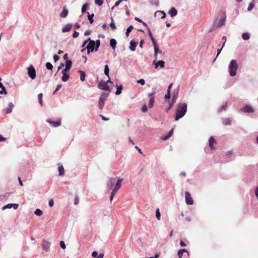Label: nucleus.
<instances>
[{"instance_id":"obj_1","label":"nucleus","mask_w":258,"mask_h":258,"mask_svg":"<svg viewBox=\"0 0 258 258\" xmlns=\"http://www.w3.org/2000/svg\"><path fill=\"white\" fill-rule=\"evenodd\" d=\"M122 179H117L116 177L111 178L107 183V187L108 189H112L110 194V201L111 202L115 193L121 186Z\"/></svg>"},{"instance_id":"obj_2","label":"nucleus","mask_w":258,"mask_h":258,"mask_svg":"<svg viewBox=\"0 0 258 258\" xmlns=\"http://www.w3.org/2000/svg\"><path fill=\"white\" fill-rule=\"evenodd\" d=\"M187 104L185 103H180L178 104V107L175 113V120H178L182 118L186 112Z\"/></svg>"},{"instance_id":"obj_3","label":"nucleus","mask_w":258,"mask_h":258,"mask_svg":"<svg viewBox=\"0 0 258 258\" xmlns=\"http://www.w3.org/2000/svg\"><path fill=\"white\" fill-rule=\"evenodd\" d=\"M238 64L236 59H232L228 66V72L231 77H233L236 75Z\"/></svg>"},{"instance_id":"obj_4","label":"nucleus","mask_w":258,"mask_h":258,"mask_svg":"<svg viewBox=\"0 0 258 258\" xmlns=\"http://www.w3.org/2000/svg\"><path fill=\"white\" fill-rule=\"evenodd\" d=\"M108 96V94L105 92H102L101 94L98 102V107L99 109H102L103 108L105 101L106 100Z\"/></svg>"},{"instance_id":"obj_5","label":"nucleus","mask_w":258,"mask_h":258,"mask_svg":"<svg viewBox=\"0 0 258 258\" xmlns=\"http://www.w3.org/2000/svg\"><path fill=\"white\" fill-rule=\"evenodd\" d=\"M95 42L94 40H90L86 47L83 49L81 51H83L86 48L87 49V53L89 54L90 52H93L95 50Z\"/></svg>"},{"instance_id":"obj_6","label":"nucleus","mask_w":258,"mask_h":258,"mask_svg":"<svg viewBox=\"0 0 258 258\" xmlns=\"http://www.w3.org/2000/svg\"><path fill=\"white\" fill-rule=\"evenodd\" d=\"M42 249L45 252H48L50 250L51 243L46 239H43L42 241Z\"/></svg>"},{"instance_id":"obj_7","label":"nucleus","mask_w":258,"mask_h":258,"mask_svg":"<svg viewBox=\"0 0 258 258\" xmlns=\"http://www.w3.org/2000/svg\"><path fill=\"white\" fill-rule=\"evenodd\" d=\"M28 74L30 78L34 79L36 78V71L32 65H30L28 68Z\"/></svg>"},{"instance_id":"obj_8","label":"nucleus","mask_w":258,"mask_h":258,"mask_svg":"<svg viewBox=\"0 0 258 258\" xmlns=\"http://www.w3.org/2000/svg\"><path fill=\"white\" fill-rule=\"evenodd\" d=\"M241 111L246 113H253L254 112V109L250 105H245L240 109Z\"/></svg>"},{"instance_id":"obj_9","label":"nucleus","mask_w":258,"mask_h":258,"mask_svg":"<svg viewBox=\"0 0 258 258\" xmlns=\"http://www.w3.org/2000/svg\"><path fill=\"white\" fill-rule=\"evenodd\" d=\"M98 88L102 90L108 91L109 90V87L107 85V82L100 81L98 85Z\"/></svg>"},{"instance_id":"obj_10","label":"nucleus","mask_w":258,"mask_h":258,"mask_svg":"<svg viewBox=\"0 0 258 258\" xmlns=\"http://www.w3.org/2000/svg\"><path fill=\"white\" fill-rule=\"evenodd\" d=\"M46 121L52 127H56L61 125V119H58L57 121H52L50 119H47Z\"/></svg>"},{"instance_id":"obj_11","label":"nucleus","mask_w":258,"mask_h":258,"mask_svg":"<svg viewBox=\"0 0 258 258\" xmlns=\"http://www.w3.org/2000/svg\"><path fill=\"white\" fill-rule=\"evenodd\" d=\"M185 203L188 205H191L193 204V200L190 196V194L188 191L185 192Z\"/></svg>"},{"instance_id":"obj_12","label":"nucleus","mask_w":258,"mask_h":258,"mask_svg":"<svg viewBox=\"0 0 258 258\" xmlns=\"http://www.w3.org/2000/svg\"><path fill=\"white\" fill-rule=\"evenodd\" d=\"M18 206L19 205L18 204H8L3 207L2 209V210H5L6 209H11L13 208L15 210H16L18 208Z\"/></svg>"},{"instance_id":"obj_13","label":"nucleus","mask_w":258,"mask_h":258,"mask_svg":"<svg viewBox=\"0 0 258 258\" xmlns=\"http://www.w3.org/2000/svg\"><path fill=\"white\" fill-rule=\"evenodd\" d=\"M156 59L153 61V64L155 66V68L157 69L158 67H160L162 68H164L165 67V62L163 60H159L157 62H156Z\"/></svg>"},{"instance_id":"obj_14","label":"nucleus","mask_w":258,"mask_h":258,"mask_svg":"<svg viewBox=\"0 0 258 258\" xmlns=\"http://www.w3.org/2000/svg\"><path fill=\"white\" fill-rule=\"evenodd\" d=\"M226 21V16L224 14L218 21V22L216 24V26L217 27H220L225 24Z\"/></svg>"},{"instance_id":"obj_15","label":"nucleus","mask_w":258,"mask_h":258,"mask_svg":"<svg viewBox=\"0 0 258 258\" xmlns=\"http://www.w3.org/2000/svg\"><path fill=\"white\" fill-rule=\"evenodd\" d=\"M153 47H154V57L155 59H157V55H158V53L161 54L162 53V51L159 49V47H158V44L155 45L154 46H153Z\"/></svg>"},{"instance_id":"obj_16","label":"nucleus","mask_w":258,"mask_h":258,"mask_svg":"<svg viewBox=\"0 0 258 258\" xmlns=\"http://www.w3.org/2000/svg\"><path fill=\"white\" fill-rule=\"evenodd\" d=\"M148 33L149 36L150 38V39L153 43V46H154L155 45L158 44L157 42L156 41V40L154 39V38L153 36V35L152 34V32L151 31V30L149 28H148Z\"/></svg>"},{"instance_id":"obj_17","label":"nucleus","mask_w":258,"mask_h":258,"mask_svg":"<svg viewBox=\"0 0 258 258\" xmlns=\"http://www.w3.org/2000/svg\"><path fill=\"white\" fill-rule=\"evenodd\" d=\"M148 33L149 36L150 38V39L153 43V46H154L155 45L158 44L157 42L156 41V40L154 39V38L153 36V35L152 34V32L151 31V30L149 28H148Z\"/></svg>"},{"instance_id":"obj_18","label":"nucleus","mask_w":258,"mask_h":258,"mask_svg":"<svg viewBox=\"0 0 258 258\" xmlns=\"http://www.w3.org/2000/svg\"><path fill=\"white\" fill-rule=\"evenodd\" d=\"M215 143V140L214 139V137L212 136L211 137L209 140V145L211 150L214 149L213 145Z\"/></svg>"},{"instance_id":"obj_19","label":"nucleus","mask_w":258,"mask_h":258,"mask_svg":"<svg viewBox=\"0 0 258 258\" xmlns=\"http://www.w3.org/2000/svg\"><path fill=\"white\" fill-rule=\"evenodd\" d=\"M137 44V43L136 42H135L134 40H132L130 42V45L129 47L130 49L132 51H134L136 50Z\"/></svg>"},{"instance_id":"obj_20","label":"nucleus","mask_w":258,"mask_h":258,"mask_svg":"<svg viewBox=\"0 0 258 258\" xmlns=\"http://www.w3.org/2000/svg\"><path fill=\"white\" fill-rule=\"evenodd\" d=\"M169 15H170V16L171 17H173L177 15V11L176 9L175 8L172 7L169 10Z\"/></svg>"},{"instance_id":"obj_21","label":"nucleus","mask_w":258,"mask_h":258,"mask_svg":"<svg viewBox=\"0 0 258 258\" xmlns=\"http://www.w3.org/2000/svg\"><path fill=\"white\" fill-rule=\"evenodd\" d=\"M157 15H158L161 19H163L166 17V13L163 11H157L155 13V16L156 17Z\"/></svg>"},{"instance_id":"obj_22","label":"nucleus","mask_w":258,"mask_h":258,"mask_svg":"<svg viewBox=\"0 0 258 258\" xmlns=\"http://www.w3.org/2000/svg\"><path fill=\"white\" fill-rule=\"evenodd\" d=\"M184 252L188 254V251L185 249H181L178 250L177 254L179 258H182V254Z\"/></svg>"},{"instance_id":"obj_23","label":"nucleus","mask_w":258,"mask_h":258,"mask_svg":"<svg viewBox=\"0 0 258 258\" xmlns=\"http://www.w3.org/2000/svg\"><path fill=\"white\" fill-rule=\"evenodd\" d=\"M116 45V41L113 38L111 39L110 40V45L113 49H115Z\"/></svg>"},{"instance_id":"obj_24","label":"nucleus","mask_w":258,"mask_h":258,"mask_svg":"<svg viewBox=\"0 0 258 258\" xmlns=\"http://www.w3.org/2000/svg\"><path fill=\"white\" fill-rule=\"evenodd\" d=\"M13 107H14L13 104L12 103H10L9 104V108H7L6 110V113L7 114L10 113L12 112Z\"/></svg>"},{"instance_id":"obj_25","label":"nucleus","mask_w":258,"mask_h":258,"mask_svg":"<svg viewBox=\"0 0 258 258\" xmlns=\"http://www.w3.org/2000/svg\"><path fill=\"white\" fill-rule=\"evenodd\" d=\"M72 65L71 61L68 60L66 61V72L70 69Z\"/></svg>"},{"instance_id":"obj_26","label":"nucleus","mask_w":258,"mask_h":258,"mask_svg":"<svg viewBox=\"0 0 258 258\" xmlns=\"http://www.w3.org/2000/svg\"><path fill=\"white\" fill-rule=\"evenodd\" d=\"M154 102H155L154 97H151L150 98V100L149 101V104H148V106L149 108H151L153 107Z\"/></svg>"},{"instance_id":"obj_27","label":"nucleus","mask_w":258,"mask_h":258,"mask_svg":"<svg viewBox=\"0 0 258 258\" xmlns=\"http://www.w3.org/2000/svg\"><path fill=\"white\" fill-rule=\"evenodd\" d=\"M79 73H80V80L83 82L85 79V73L82 71H79Z\"/></svg>"},{"instance_id":"obj_28","label":"nucleus","mask_w":258,"mask_h":258,"mask_svg":"<svg viewBox=\"0 0 258 258\" xmlns=\"http://www.w3.org/2000/svg\"><path fill=\"white\" fill-rule=\"evenodd\" d=\"M122 89V86L121 85H120L119 86H117L115 94L116 95L120 94L121 93Z\"/></svg>"},{"instance_id":"obj_29","label":"nucleus","mask_w":258,"mask_h":258,"mask_svg":"<svg viewBox=\"0 0 258 258\" xmlns=\"http://www.w3.org/2000/svg\"><path fill=\"white\" fill-rule=\"evenodd\" d=\"M134 27L133 25H130L126 29L125 35L126 37H128L130 32L133 30Z\"/></svg>"},{"instance_id":"obj_30","label":"nucleus","mask_w":258,"mask_h":258,"mask_svg":"<svg viewBox=\"0 0 258 258\" xmlns=\"http://www.w3.org/2000/svg\"><path fill=\"white\" fill-rule=\"evenodd\" d=\"M242 37L243 40H247L249 39L250 36L248 33H244L242 35Z\"/></svg>"},{"instance_id":"obj_31","label":"nucleus","mask_w":258,"mask_h":258,"mask_svg":"<svg viewBox=\"0 0 258 258\" xmlns=\"http://www.w3.org/2000/svg\"><path fill=\"white\" fill-rule=\"evenodd\" d=\"M42 96H43V95H42V93H40L38 95L39 103L41 106L43 105Z\"/></svg>"},{"instance_id":"obj_32","label":"nucleus","mask_w":258,"mask_h":258,"mask_svg":"<svg viewBox=\"0 0 258 258\" xmlns=\"http://www.w3.org/2000/svg\"><path fill=\"white\" fill-rule=\"evenodd\" d=\"M254 5H255V3L253 1L252 2H251V3H250L249 4V6L248 7L247 10L248 11H250L251 10H252L254 6Z\"/></svg>"},{"instance_id":"obj_33","label":"nucleus","mask_w":258,"mask_h":258,"mask_svg":"<svg viewBox=\"0 0 258 258\" xmlns=\"http://www.w3.org/2000/svg\"><path fill=\"white\" fill-rule=\"evenodd\" d=\"M109 69L108 66V65L106 64L104 67V74L108 77H109Z\"/></svg>"},{"instance_id":"obj_34","label":"nucleus","mask_w":258,"mask_h":258,"mask_svg":"<svg viewBox=\"0 0 258 258\" xmlns=\"http://www.w3.org/2000/svg\"><path fill=\"white\" fill-rule=\"evenodd\" d=\"M227 106V103H225V104L223 105L220 108H219L218 111V112H221L223 110H225Z\"/></svg>"},{"instance_id":"obj_35","label":"nucleus","mask_w":258,"mask_h":258,"mask_svg":"<svg viewBox=\"0 0 258 258\" xmlns=\"http://www.w3.org/2000/svg\"><path fill=\"white\" fill-rule=\"evenodd\" d=\"M34 214L37 215V216H40L42 215L43 214V212L42 211L39 209H37L35 212H34Z\"/></svg>"},{"instance_id":"obj_36","label":"nucleus","mask_w":258,"mask_h":258,"mask_svg":"<svg viewBox=\"0 0 258 258\" xmlns=\"http://www.w3.org/2000/svg\"><path fill=\"white\" fill-rule=\"evenodd\" d=\"M231 121L230 118H226L223 120V123L225 125H230L231 124Z\"/></svg>"},{"instance_id":"obj_37","label":"nucleus","mask_w":258,"mask_h":258,"mask_svg":"<svg viewBox=\"0 0 258 258\" xmlns=\"http://www.w3.org/2000/svg\"><path fill=\"white\" fill-rule=\"evenodd\" d=\"M59 175H62L64 173V168L62 165L58 167Z\"/></svg>"},{"instance_id":"obj_38","label":"nucleus","mask_w":258,"mask_h":258,"mask_svg":"<svg viewBox=\"0 0 258 258\" xmlns=\"http://www.w3.org/2000/svg\"><path fill=\"white\" fill-rule=\"evenodd\" d=\"M177 96H178V90H177L176 91H174L173 96V98H172V101L173 102H174L175 101L176 99L177 98Z\"/></svg>"},{"instance_id":"obj_39","label":"nucleus","mask_w":258,"mask_h":258,"mask_svg":"<svg viewBox=\"0 0 258 258\" xmlns=\"http://www.w3.org/2000/svg\"><path fill=\"white\" fill-rule=\"evenodd\" d=\"M88 20L89 21V22L91 24H92V23H93V22L94 21L93 19L94 14H92L91 15H89V13H88Z\"/></svg>"},{"instance_id":"obj_40","label":"nucleus","mask_w":258,"mask_h":258,"mask_svg":"<svg viewBox=\"0 0 258 258\" xmlns=\"http://www.w3.org/2000/svg\"><path fill=\"white\" fill-rule=\"evenodd\" d=\"M110 26L112 30H115L116 28L112 18H111V22L110 24Z\"/></svg>"},{"instance_id":"obj_41","label":"nucleus","mask_w":258,"mask_h":258,"mask_svg":"<svg viewBox=\"0 0 258 258\" xmlns=\"http://www.w3.org/2000/svg\"><path fill=\"white\" fill-rule=\"evenodd\" d=\"M45 66L47 69L49 70H51L53 68L52 64L49 62L46 63Z\"/></svg>"},{"instance_id":"obj_42","label":"nucleus","mask_w":258,"mask_h":258,"mask_svg":"<svg viewBox=\"0 0 258 258\" xmlns=\"http://www.w3.org/2000/svg\"><path fill=\"white\" fill-rule=\"evenodd\" d=\"M1 88H2V90H0V94H7V92L6 90L5 87L4 86V85H3V86Z\"/></svg>"},{"instance_id":"obj_43","label":"nucleus","mask_w":258,"mask_h":258,"mask_svg":"<svg viewBox=\"0 0 258 258\" xmlns=\"http://www.w3.org/2000/svg\"><path fill=\"white\" fill-rule=\"evenodd\" d=\"M103 0H95V4L98 6H101L103 4Z\"/></svg>"},{"instance_id":"obj_44","label":"nucleus","mask_w":258,"mask_h":258,"mask_svg":"<svg viewBox=\"0 0 258 258\" xmlns=\"http://www.w3.org/2000/svg\"><path fill=\"white\" fill-rule=\"evenodd\" d=\"M160 211H159V209H157L156 210V218H157V219L158 220H159L160 219Z\"/></svg>"},{"instance_id":"obj_45","label":"nucleus","mask_w":258,"mask_h":258,"mask_svg":"<svg viewBox=\"0 0 258 258\" xmlns=\"http://www.w3.org/2000/svg\"><path fill=\"white\" fill-rule=\"evenodd\" d=\"M72 28V25L71 24H68L66 25V32L69 31Z\"/></svg>"},{"instance_id":"obj_46","label":"nucleus","mask_w":258,"mask_h":258,"mask_svg":"<svg viewBox=\"0 0 258 258\" xmlns=\"http://www.w3.org/2000/svg\"><path fill=\"white\" fill-rule=\"evenodd\" d=\"M88 7V4H85L83 5L82 8V13H84L86 10L87 8Z\"/></svg>"},{"instance_id":"obj_47","label":"nucleus","mask_w":258,"mask_h":258,"mask_svg":"<svg viewBox=\"0 0 258 258\" xmlns=\"http://www.w3.org/2000/svg\"><path fill=\"white\" fill-rule=\"evenodd\" d=\"M100 41L99 40H96V41L95 42V46H96V49H95V51H97L98 48L100 46Z\"/></svg>"},{"instance_id":"obj_48","label":"nucleus","mask_w":258,"mask_h":258,"mask_svg":"<svg viewBox=\"0 0 258 258\" xmlns=\"http://www.w3.org/2000/svg\"><path fill=\"white\" fill-rule=\"evenodd\" d=\"M156 94V90L154 89H153V91L151 93H150L148 94V96L150 98L151 97H154V95Z\"/></svg>"},{"instance_id":"obj_49","label":"nucleus","mask_w":258,"mask_h":258,"mask_svg":"<svg viewBox=\"0 0 258 258\" xmlns=\"http://www.w3.org/2000/svg\"><path fill=\"white\" fill-rule=\"evenodd\" d=\"M151 4L153 5L158 6L159 5V0H151Z\"/></svg>"},{"instance_id":"obj_50","label":"nucleus","mask_w":258,"mask_h":258,"mask_svg":"<svg viewBox=\"0 0 258 258\" xmlns=\"http://www.w3.org/2000/svg\"><path fill=\"white\" fill-rule=\"evenodd\" d=\"M137 83L140 84L141 85L143 86L145 84V81L143 79H141L137 81Z\"/></svg>"},{"instance_id":"obj_51","label":"nucleus","mask_w":258,"mask_h":258,"mask_svg":"<svg viewBox=\"0 0 258 258\" xmlns=\"http://www.w3.org/2000/svg\"><path fill=\"white\" fill-rule=\"evenodd\" d=\"M79 198L77 196H75V199H74V205H77L79 204Z\"/></svg>"},{"instance_id":"obj_52","label":"nucleus","mask_w":258,"mask_h":258,"mask_svg":"<svg viewBox=\"0 0 258 258\" xmlns=\"http://www.w3.org/2000/svg\"><path fill=\"white\" fill-rule=\"evenodd\" d=\"M170 96V92L169 90H167V94L165 95V99H169Z\"/></svg>"},{"instance_id":"obj_53","label":"nucleus","mask_w":258,"mask_h":258,"mask_svg":"<svg viewBox=\"0 0 258 258\" xmlns=\"http://www.w3.org/2000/svg\"><path fill=\"white\" fill-rule=\"evenodd\" d=\"M173 134V130H171L169 133H168V135L167 136H165L164 138V140H166L168 138H169L171 135L172 134Z\"/></svg>"},{"instance_id":"obj_54","label":"nucleus","mask_w":258,"mask_h":258,"mask_svg":"<svg viewBox=\"0 0 258 258\" xmlns=\"http://www.w3.org/2000/svg\"><path fill=\"white\" fill-rule=\"evenodd\" d=\"M147 110H148V108H147L146 105H144L143 106V107H142V111L143 112H146L147 111Z\"/></svg>"},{"instance_id":"obj_55","label":"nucleus","mask_w":258,"mask_h":258,"mask_svg":"<svg viewBox=\"0 0 258 258\" xmlns=\"http://www.w3.org/2000/svg\"><path fill=\"white\" fill-rule=\"evenodd\" d=\"M91 255L93 257L96 258L99 254H98V252L97 251H94L92 252Z\"/></svg>"},{"instance_id":"obj_56","label":"nucleus","mask_w":258,"mask_h":258,"mask_svg":"<svg viewBox=\"0 0 258 258\" xmlns=\"http://www.w3.org/2000/svg\"><path fill=\"white\" fill-rule=\"evenodd\" d=\"M60 16L62 18H64V7L62 8Z\"/></svg>"},{"instance_id":"obj_57","label":"nucleus","mask_w":258,"mask_h":258,"mask_svg":"<svg viewBox=\"0 0 258 258\" xmlns=\"http://www.w3.org/2000/svg\"><path fill=\"white\" fill-rule=\"evenodd\" d=\"M61 86L62 85L61 84H58L57 86V87L56 88L53 94H54L56 92L58 91L59 90V89L61 87Z\"/></svg>"},{"instance_id":"obj_58","label":"nucleus","mask_w":258,"mask_h":258,"mask_svg":"<svg viewBox=\"0 0 258 258\" xmlns=\"http://www.w3.org/2000/svg\"><path fill=\"white\" fill-rule=\"evenodd\" d=\"M121 2L120 0H118L117 2H116L114 6L112 8V9H113L114 7L118 6L121 3Z\"/></svg>"},{"instance_id":"obj_59","label":"nucleus","mask_w":258,"mask_h":258,"mask_svg":"<svg viewBox=\"0 0 258 258\" xmlns=\"http://www.w3.org/2000/svg\"><path fill=\"white\" fill-rule=\"evenodd\" d=\"M61 73L62 74V76L61 77V80L63 81V82H64V79H65V78H64V69H63L61 71Z\"/></svg>"},{"instance_id":"obj_60","label":"nucleus","mask_w":258,"mask_h":258,"mask_svg":"<svg viewBox=\"0 0 258 258\" xmlns=\"http://www.w3.org/2000/svg\"><path fill=\"white\" fill-rule=\"evenodd\" d=\"M79 32H77V31H74L73 34V37L74 38H77L79 36Z\"/></svg>"},{"instance_id":"obj_61","label":"nucleus","mask_w":258,"mask_h":258,"mask_svg":"<svg viewBox=\"0 0 258 258\" xmlns=\"http://www.w3.org/2000/svg\"><path fill=\"white\" fill-rule=\"evenodd\" d=\"M60 245L62 249H64V241L62 240L60 241Z\"/></svg>"},{"instance_id":"obj_62","label":"nucleus","mask_w":258,"mask_h":258,"mask_svg":"<svg viewBox=\"0 0 258 258\" xmlns=\"http://www.w3.org/2000/svg\"><path fill=\"white\" fill-rule=\"evenodd\" d=\"M59 56L57 55H54L53 56V59L55 62H56L59 59Z\"/></svg>"},{"instance_id":"obj_63","label":"nucleus","mask_w":258,"mask_h":258,"mask_svg":"<svg viewBox=\"0 0 258 258\" xmlns=\"http://www.w3.org/2000/svg\"><path fill=\"white\" fill-rule=\"evenodd\" d=\"M48 205L50 207H52L53 205V201L52 200H50L49 201Z\"/></svg>"},{"instance_id":"obj_64","label":"nucleus","mask_w":258,"mask_h":258,"mask_svg":"<svg viewBox=\"0 0 258 258\" xmlns=\"http://www.w3.org/2000/svg\"><path fill=\"white\" fill-rule=\"evenodd\" d=\"M255 195L257 199L258 200V186L256 187L255 189Z\"/></svg>"}]
</instances>
